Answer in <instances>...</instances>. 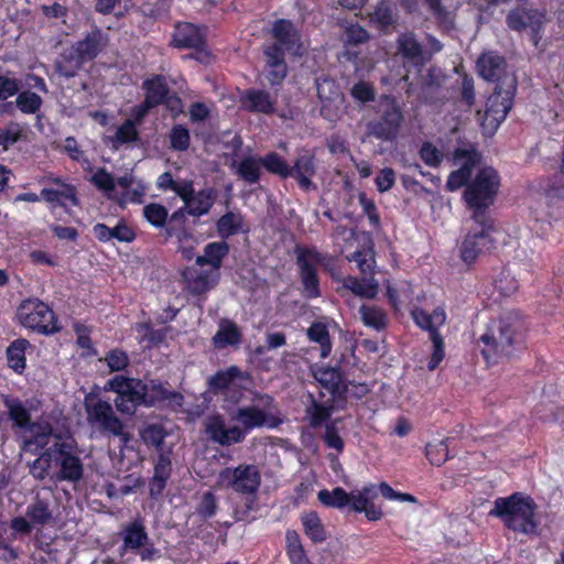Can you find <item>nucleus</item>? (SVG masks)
<instances>
[{
    "instance_id": "nucleus-17",
    "label": "nucleus",
    "mask_w": 564,
    "mask_h": 564,
    "mask_svg": "<svg viewBox=\"0 0 564 564\" xmlns=\"http://www.w3.org/2000/svg\"><path fill=\"white\" fill-rule=\"evenodd\" d=\"M172 451L171 448L158 454L153 460V476L149 479V495L152 499H158L165 490L172 476Z\"/></svg>"
},
{
    "instance_id": "nucleus-64",
    "label": "nucleus",
    "mask_w": 564,
    "mask_h": 564,
    "mask_svg": "<svg viewBox=\"0 0 564 564\" xmlns=\"http://www.w3.org/2000/svg\"><path fill=\"white\" fill-rule=\"evenodd\" d=\"M22 138V129L19 123L10 122L4 129L0 128V145L3 149L17 143Z\"/></svg>"
},
{
    "instance_id": "nucleus-24",
    "label": "nucleus",
    "mask_w": 564,
    "mask_h": 564,
    "mask_svg": "<svg viewBox=\"0 0 564 564\" xmlns=\"http://www.w3.org/2000/svg\"><path fill=\"white\" fill-rule=\"evenodd\" d=\"M271 35L275 40L269 46H276L284 54L293 51L300 42V35L293 22L288 19H278L273 22Z\"/></svg>"
},
{
    "instance_id": "nucleus-42",
    "label": "nucleus",
    "mask_w": 564,
    "mask_h": 564,
    "mask_svg": "<svg viewBox=\"0 0 564 564\" xmlns=\"http://www.w3.org/2000/svg\"><path fill=\"white\" fill-rule=\"evenodd\" d=\"M359 314L364 325L377 332H382L388 326L387 313L377 305L362 304Z\"/></svg>"
},
{
    "instance_id": "nucleus-45",
    "label": "nucleus",
    "mask_w": 564,
    "mask_h": 564,
    "mask_svg": "<svg viewBox=\"0 0 564 564\" xmlns=\"http://www.w3.org/2000/svg\"><path fill=\"white\" fill-rule=\"evenodd\" d=\"M412 317L414 323L421 329L429 332V337H432L433 332H440L434 322H437L440 325L444 324L446 315L443 311L435 310L433 314H429L422 308H415L412 311Z\"/></svg>"
},
{
    "instance_id": "nucleus-2",
    "label": "nucleus",
    "mask_w": 564,
    "mask_h": 564,
    "mask_svg": "<svg viewBox=\"0 0 564 564\" xmlns=\"http://www.w3.org/2000/svg\"><path fill=\"white\" fill-rule=\"evenodd\" d=\"M230 417L240 425L227 427L224 416L218 413L206 420L205 433L213 443L229 447L242 443L248 433L256 429L276 425L267 410L254 404L237 408L234 413H230Z\"/></svg>"
},
{
    "instance_id": "nucleus-46",
    "label": "nucleus",
    "mask_w": 564,
    "mask_h": 564,
    "mask_svg": "<svg viewBox=\"0 0 564 564\" xmlns=\"http://www.w3.org/2000/svg\"><path fill=\"white\" fill-rule=\"evenodd\" d=\"M317 498L327 508L344 509L348 506L349 500H351V495L341 487H335L333 490H319Z\"/></svg>"
},
{
    "instance_id": "nucleus-39",
    "label": "nucleus",
    "mask_w": 564,
    "mask_h": 564,
    "mask_svg": "<svg viewBox=\"0 0 564 564\" xmlns=\"http://www.w3.org/2000/svg\"><path fill=\"white\" fill-rule=\"evenodd\" d=\"M306 336L311 343L318 344L321 358L325 359L330 355L333 343L327 324L319 321L313 322L306 329Z\"/></svg>"
},
{
    "instance_id": "nucleus-49",
    "label": "nucleus",
    "mask_w": 564,
    "mask_h": 564,
    "mask_svg": "<svg viewBox=\"0 0 564 564\" xmlns=\"http://www.w3.org/2000/svg\"><path fill=\"white\" fill-rule=\"evenodd\" d=\"M42 105V97L31 90L18 93L15 98L17 108L24 115H35L40 111Z\"/></svg>"
},
{
    "instance_id": "nucleus-13",
    "label": "nucleus",
    "mask_w": 564,
    "mask_h": 564,
    "mask_svg": "<svg viewBox=\"0 0 564 564\" xmlns=\"http://www.w3.org/2000/svg\"><path fill=\"white\" fill-rule=\"evenodd\" d=\"M220 484L242 496H256L261 486V473L254 464L226 467L219 473Z\"/></svg>"
},
{
    "instance_id": "nucleus-50",
    "label": "nucleus",
    "mask_w": 564,
    "mask_h": 564,
    "mask_svg": "<svg viewBox=\"0 0 564 564\" xmlns=\"http://www.w3.org/2000/svg\"><path fill=\"white\" fill-rule=\"evenodd\" d=\"M217 231L224 239L238 234L242 227V218L232 212L224 214L216 223Z\"/></svg>"
},
{
    "instance_id": "nucleus-15",
    "label": "nucleus",
    "mask_w": 564,
    "mask_h": 564,
    "mask_svg": "<svg viewBox=\"0 0 564 564\" xmlns=\"http://www.w3.org/2000/svg\"><path fill=\"white\" fill-rule=\"evenodd\" d=\"M50 182L57 185L58 188L44 187L41 191L42 199L48 205L62 207L69 213L70 207L79 206L77 187L70 183H66L61 177H51Z\"/></svg>"
},
{
    "instance_id": "nucleus-48",
    "label": "nucleus",
    "mask_w": 564,
    "mask_h": 564,
    "mask_svg": "<svg viewBox=\"0 0 564 564\" xmlns=\"http://www.w3.org/2000/svg\"><path fill=\"white\" fill-rule=\"evenodd\" d=\"M260 167L261 164L259 163V159L248 155L239 162L237 174L245 182L256 184L261 177Z\"/></svg>"
},
{
    "instance_id": "nucleus-53",
    "label": "nucleus",
    "mask_w": 564,
    "mask_h": 564,
    "mask_svg": "<svg viewBox=\"0 0 564 564\" xmlns=\"http://www.w3.org/2000/svg\"><path fill=\"white\" fill-rule=\"evenodd\" d=\"M170 148L184 152L191 145L189 130L184 124H174L169 133Z\"/></svg>"
},
{
    "instance_id": "nucleus-4",
    "label": "nucleus",
    "mask_w": 564,
    "mask_h": 564,
    "mask_svg": "<svg viewBox=\"0 0 564 564\" xmlns=\"http://www.w3.org/2000/svg\"><path fill=\"white\" fill-rule=\"evenodd\" d=\"M536 509L538 505L531 496L517 491L508 497H498L489 516L500 519L510 531L532 535L539 525Z\"/></svg>"
},
{
    "instance_id": "nucleus-26",
    "label": "nucleus",
    "mask_w": 564,
    "mask_h": 564,
    "mask_svg": "<svg viewBox=\"0 0 564 564\" xmlns=\"http://www.w3.org/2000/svg\"><path fill=\"white\" fill-rule=\"evenodd\" d=\"M122 544L120 546V555L127 551H137L149 543V535L142 520H133L123 525L120 532Z\"/></svg>"
},
{
    "instance_id": "nucleus-18",
    "label": "nucleus",
    "mask_w": 564,
    "mask_h": 564,
    "mask_svg": "<svg viewBox=\"0 0 564 564\" xmlns=\"http://www.w3.org/2000/svg\"><path fill=\"white\" fill-rule=\"evenodd\" d=\"M275 99L264 89L248 88L240 96V107L251 113L274 115Z\"/></svg>"
},
{
    "instance_id": "nucleus-38",
    "label": "nucleus",
    "mask_w": 564,
    "mask_h": 564,
    "mask_svg": "<svg viewBox=\"0 0 564 564\" xmlns=\"http://www.w3.org/2000/svg\"><path fill=\"white\" fill-rule=\"evenodd\" d=\"M217 198V191L214 187L199 189L193 196L191 203L186 204L187 214L193 217H200L208 214Z\"/></svg>"
},
{
    "instance_id": "nucleus-5",
    "label": "nucleus",
    "mask_w": 564,
    "mask_h": 564,
    "mask_svg": "<svg viewBox=\"0 0 564 564\" xmlns=\"http://www.w3.org/2000/svg\"><path fill=\"white\" fill-rule=\"evenodd\" d=\"M500 181V175L494 167L485 166L479 169L467 184L463 192V200L466 208L471 212V220L492 218L487 210L497 198Z\"/></svg>"
},
{
    "instance_id": "nucleus-35",
    "label": "nucleus",
    "mask_w": 564,
    "mask_h": 564,
    "mask_svg": "<svg viewBox=\"0 0 564 564\" xmlns=\"http://www.w3.org/2000/svg\"><path fill=\"white\" fill-rule=\"evenodd\" d=\"M169 432L163 423H144L139 430V436L148 448H154L159 453L165 452L163 449L164 440L167 437Z\"/></svg>"
},
{
    "instance_id": "nucleus-47",
    "label": "nucleus",
    "mask_w": 564,
    "mask_h": 564,
    "mask_svg": "<svg viewBox=\"0 0 564 564\" xmlns=\"http://www.w3.org/2000/svg\"><path fill=\"white\" fill-rule=\"evenodd\" d=\"M302 524L304 529V533L314 542L322 543L326 540V531L325 528L315 511L310 513H305L302 517Z\"/></svg>"
},
{
    "instance_id": "nucleus-22",
    "label": "nucleus",
    "mask_w": 564,
    "mask_h": 564,
    "mask_svg": "<svg viewBox=\"0 0 564 564\" xmlns=\"http://www.w3.org/2000/svg\"><path fill=\"white\" fill-rule=\"evenodd\" d=\"M145 382L135 379L119 397L115 399L116 409L127 415H133L145 402Z\"/></svg>"
},
{
    "instance_id": "nucleus-32",
    "label": "nucleus",
    "mask_w": 564,
    "mask_h": 564,
    "mask_svg": "<svg viewBox=\"0 0 564 564\" xmlns=\"http://www.w3.org/2000/svg\"><path fill=\"white\" fill-rule=\"evenodd\" d=\"M343 286L361 299L373 300L379 292V284L375 278L362 276L358 279L347 275L343 280Z\"/></svg>"
},
{
    "instance_id": "nucleus-40",
    "label": "nucleus",
    "mask_w": 564,
    "mask_h": 564,
    "mask_svg": "<svg viewBox=\"0 0 564 564\" xmlns=\"http://www.w3.org/2000/svg\"><path fill=\"white\" fill-rule=\"evenodd\" d=\"M242 340V334L236 323L225 319L219 324L217 333L213 337V344L221 349L228 346H237Z\"/></svg>"
},
{
    "instance_id": "nucleus-27",
    "label": "nucleus",
    "mask_w": 564,
    "mask_h": 564,
    "mask_svg": "<svg viewBox=\"0 0 564 564\" xmlns=\"http://www.w3.org/2000/svg\"><path fill=\"white\" fill-rule=\"evenodd\" d=\"M108 36L98 28L89 32L83 40L77 41L73 48L86 62L95 59L107 46Z\"/></svg>"
},
{
    "instance_id": "nucleus-19",
    "label": "nucleus",
    "mask_w": 564,
    "mask_h": 564,
    "mask_svg": "<svg viewBox=\"0 0 564 564\" xmlns=\"http://www.w3.org/2000/svg\"><path fill=\"white\" fill-rule=\"evenodd\" d=\"M545 15L538 9L516 8L509 11L506 23L512 31L521 32L527 28L536 34L542 29Z\"/></svg>"
},
{
    "instance_id": "nucleus-41",
    "label": "nucleus",
    "mask_w": 564,
    "mask_h": 564,
    "mask_svg": "<svg viewBox=\"0 0 564 564\" xmlns=\"http://www.w3.org/2000/svg\"><path fill=\"white\" fill-rule=\"evenodd\" d=\"M30 345L31 344L28 339L18 338L7 348L8 367L18 375H22L26 368L25 351Z\"/></svg>"
},
{
    "instance_id": "nucleus-57",
    "label": "nucleus",
    "mask_w": 564,
    "mask_h": 564,
    "mask_svg": "<svg viewBox=\"0 0 564 564\" xmlns=\"http://www.w3.org/2000/svg\"><path fill=\"white\" fill-rule=\"evenodd\" d=\"M345 37V55H348V59H351L348 46L366 43L369 40V33L360 24L355 23L346 28Z\"/></svg>"
},
{
    "instance_id": "nucleus-28",
    "label": "nucleus",
    "mask_w": 564,
    "mask_h": 564,
    "mask_svg": "<svg viewBox=\"0 0 564 564\" xmlns=\"http://www.w3.org/2000/svg\"><path fill=\"white\" fill-rule=\"evenodd\" d=\"M397 52L406 62L414 66L424 64L423 46L413 32H403L397 37Z\"/></svg>"
},
{
    "instance_id": "nucleus-55",
    "label": "nucleus",
    "mask_w": 564,
    "mask_h": 564,
    "mask_svg": "<svg viewBox=\"0 0 564 564\" xmlns=\"http://www.w3.org/2000/svg\"><path fill=\"white\" fill-rule=\"evenodd\" d=\"M349 495H351V500H349V503L347 507L356 513H361L362 510L366 509L367 499L375 498L377 496L376 486L375 485L364 486L357 492L352 491V492H349Z\"/></svg>"
},
{
    "instance_id": "nucleus-43",
    "label": "nucleus",
    "mask_w": 564,
    "mask_h": 564,
    "mask_svg": "<svg viewBox=\"0 0 564 564\" xmlns=\"http://www.w3.org/2000/svg\"><path fill=\"white\" fill-rule=\"evenodd\" d=\"M84 63L86 61L72 46L61 55V59L56 62L55 66L61 76L72 78L76 76Z\"/></svg>"
},
{
    "instance_id": "nucleus-36",
    "label": "nucleus",
    "mask_w": 564,
    "mask_h": 564,
    "mask_svg": "<svg viewBox=\"0 0 564 564\" xmlns=\"http://www.w3.org/2000/svg\"><path fill=\"white\" fill-rule=\"evenodd\" d=\"M230 250L229 245L223 241H213L204 247V254L196 258V264L199 267L210 265L213 269L218 270L221 267L223 260L228 256Z\"/></svg>"
},
{
    "instance_id": "nucleus-1",
    "label": "nucleus",
    "mask_w": 564,
    "mask_h": 564,
    "mask_svg": "<svg viewBox=\"0 0 564 564\" xmlns=\"http://www.w3.org/2000/svg\"><path fill=\"white\" fill-rule=\"evenodd\" d=\"M525 336L521 318L507 313L491 319L476 346L488 367L516 357L524 348Z\"/></svg>"
},
{
    "instance_id": "nucleus-14",
    "label": "nucleus",
    "mask_w": 564,
    "mask_h": 564,
    "mask_svg": "<svg viewBox=\"0 0 564 564\" xmlns=\"http://www.w3.org/2000/svg\"><path fill=\"white\" fill-rule=\"evenodd\" d=\"M171 45L182 50H194L199 62L209 57L206 51V29L191 22H177L172 33Z\"/></svg>"
},
{
    "instance_id": "nucleus-34",
    "label": "nucleus",
    "mask_w": 564,
    "mask_h": 564,
    "mask_svg": "<svg viewBox=\"0 0 564 564\" xmlns=\"http://www.w3.org/2000/svg\"><path fill=\"white\" fill-rule=\"evenodd\" d=\"M2 401L3 405L8 410V417L12 421L14 427L26 430L35 423L31 420L30 411L24 406L20 399L3 395Z\"/></svg>"
},
{
    "instance_id": "nucleus-29",
    "label": "nucleus",
    "mask_w": 564,
    "mask_h": 564,
    "mask_svg": "<svg viewBox=\"0 0 564 564\" xmlns=\"http://www.w3.org/2000/svg\"><path fill=\"white\" fill-rule=\"evenodd\" d=\"M370 20L380 32L388 33L399 20L395 4L389 0L379 1L370 14Z\"/></svg>"
},
{
    "instance_id": "nucleus-33",
    "label": "nucleus",
    "mask_w": 564,
    "mask_h": 564,
    "mask_svg": "<svg viewBox=\"0 0 564 564\" xmlns=\"http://www.w3.org/2000/svg\"><path fill=\"white\" fill-rule=\"evenodd\" d=\"M140 141V132L132 119H126L116 130L115 134L107 138V144L115 151L123 145Z\"/></svg>"
},
{
    "instance_id": "nucleus-37",
    "label": "nucleus",
    "mask_w": 564,
    "mask_h": 564,
    "mask_svg": "<svg viewBox=\"0 0 564 564\" xmlns=\"http://www.w3.org/2000/svg\"><path fill=\"white\" fill-rule=\"evenodd\" d=\"M145 402L144 406H155L165 401H182L183 395L180 392L169 390L162 382L151 380L150 384L145 383Z\"/></svg>"
},
{
    "instance_id": "nucleus-63",
    "label": "nucleus",
    "mask_w": 564,
    "mask_h": 564,
    "mask_svg": "<svg viewBox=\"0 0 564 564\" xmlns=\"http://www.w3.org/2000/svg\"><path fill=\"white\" fill-rule=\"evenodd\" d=\"M350 94L354 99L362 104L371 102L376 99L375 87L370 83L364 80L356 83L352 86Z\"/></svg>"
},
{
    "instance_id": "nucleus-59",
    "label": "nucleus",
    "mask_w": 564,
    "mask_h": 564,
    "mask_svg": "<svg viewBox=\"0 0 564 564\" xmlns=\"http://www.w3.org/2000/svg\"><path fill=\"white\" fill-rule=\"evenodd\" d=\"M430 340L432 341L433 345V351L427 361V369L430 371H434L435 369L438 368V366L441 365L445 357V344L444 338L440 332H433L432 337H430Z\"/></svg>"
},
{
    "instance_id": "nucleus-7",
    "label": "nucleus",
    "mask_w": 564,
    "mask_h": 564,
    "mask_svg": "<svg viewBox=\"0 0 564 564\" xmlns=\"http://www.w3.org/2000/svg\"><path fill=\"white\" fill-rule=\"evenodd\" d=\"M84 405L88 423L100 433L119 437L122 446H127L132 440L131 433L126 430L108 401L87 395Z\"/></svg>"
},
{
    "instance_id": "nucleus-60",
    "label": "nucleus",
    "mask_w": 564,
    "mask_h": 564,
    "mask_svg": "<svg viewBox=\"0 0 564 564\" xmlns=\"http://www.w3.org/2000/svg\"><path fill=\"white\" fill-rule=\"evenodd\" d=\"M471 173L467 171L466 166H459V169L452 171L447 177L445 187L448 192H456L463 186H467L470 183Z\"/></svg>"
},
{
    "instance_id": "nucleus-61",
    "label": "nucleus",
    "mask_w": 564,
    "mask_h": 564,
    "mask_svg": "<svg viewBox=\"0 0 564 564\" xmlns=\"http://www.w3.org/2000/svg\"><path fill=\"white\" fill-rule=\"evenodd\" d=\"M311 426L316 429L327 422L332 415V408L325 406L322 403L313 401V404L307 410Z\"/></svg>"
},
{
    "instance_id": "nucleus-21",
    "label": "nucleus",
    "mask_w": 564,
    "mask_h": 564,
    "mask_svg": "<svg viewBox=\"0 0 564 564\" xmlns=\"http://www.w3.org/2000/svg\"><path fill=\"white\" fill-rule=\"evenodd\" d=\"M265 56V77L271 87L281 86L288 75L285 54L276 46H267L263 50Z\"/></svg>"
},
{
    "instance_id": "nucleus-44",
    "label": "nucleus",
    "mask_w": 564,
    "mask_h": 564,
    "mask_svg": "<svg viewBox=\"0 0 564 564\" xmlns=\"http://www.w3.org/2000/svg\"><path fill=\"white\" fill-rule=\"evenodd\" d=\"M349 262H356L362 276L375 278V250L372 247L356 250L346 257Z\"/></svg>"
},
{
    "instance_id": "nucleus-20",
    "label": "nucleus",
    "mask_w": 564,
    "mask_h": 564,
    "mask_svg": "<svg viewBox=\"0 0 564 564\" xmlns=\"http://www.w3.org/2000/svg\"><path fill=\"white\" fill-rule=\"evenodd\" d=\"M25 431L30 432V435L22 438L21 449L23 452L40 456L50 447L53 429L48 423L35 422Z\"/></svg>"
},
{
    "instance_id": "nucleus-54",
    "label": "nucleus",
    "mask_w": 564,
    "mask_h": 564,
    "mask_svg": "<svg viewBox=\"0 0 564 564\" xmlns=\"http://www.w3.org/2000/svg\"><path fill=\"white\" fill-rule=\"evenodd\" d=\"M187 208L183 206L172 213L167 218L165 227L166 238L178 237L185 231Z\"/></svg>"
},
{
    "instance_id": "nucleus-10",
    "label": "nucleus",
    "mask_w": 564,
    "mask_h": 564,
    "mask_svg": "<svg viewBox=\"0 0 564 564\" xmlns=\"http://www.w3.org/2000/svg\"><path fill=\"white\" fill-rule=\"evenodd\" d=\"M17 316L23 327L41 335H54L62 329L54 311L39 299L22 301L17 310Z\"/></svg>"
},
{
    "instance_id": "nucleus-25",
    "label": "nucleus",
    "mask_w": 564,
    "mask_h": 564,
    "mask_svg": "<svg viewBox=\"0 0 564 564\" xmlns=\"http://www.w3.org/2000/svg\"><path fill=\"white\" fill-rule=\"evenodd\" d=\"M315 379L328 390L334 399H346L348 386L343 371L338 368L324 367L315 372Z\"/></svg>"
},
{
    "instance_id": "nucleus-6",
    "label": "nucleus",
    "mask_w": 564,
    "mask_h": 564,
    "mask_svg": "<svg viewBox=\"0 0 564 564\" xmlns=\"http://www.w3.org/2000/svg\"><path fill=\"white\" fill-rule=\"evenodd\" d=\"M259 163L268 173L279 176L281 180L295 178L299 187L305 192L316 188V185L312 182V177L316 173L313 154L299 155L294 164L289 165L278 152L271 151L260 156Z\"/></svg>"
},
{
    "instance_id": "nucleus-23",
    "label": "nucleus",
    "mask_w": 564,
    "mask_h": 564,
    "mask_svg": "<svg viewBox=\"0 0 564 564\" xmlns=\"http://www.w3.org/2000/svg\"><path fill=\"white\" fill-rule=\"evenodd\" d=\"M247 377L238 366H229L224 370L216 371L207 380L209 392L213 394H223L228 399L229 392L235 387L236 380H245Z\"/></svg>"
},
{
    "instance_id": "nucleus-16",
    "label": "nucleus",
    "mask_w": 564,
    "mask_h": 564,
    "mask_svg": "<svg viewBox=\"0 0 564 564\" xmlns=\"http://www.w3.org/2000/svg\"><path fill=\"white\" fill-rule=\"evenodd\" d=\"M476 65L478 75L486 82L505 87L507 78H516L507 73L506 58L497 52L489 51L480 54Z\"/></svg>"
},
{
    "instance_id": "nucleus-31",
    "label": "nucleus",
    "mask_w": 564,
    "mask_h": 564,
    "mask_svg": "<svg viewBox=\"0 0 564 564\" xmlns=\"http://www.w3.org/2000/svg\"><path fill=\"white\" fill-rule=\"evenodd\" d=\"M25 516L34 527L43 528L54 523V514L50 501L39 496L28 505Z\"/></svg>"
},
{
    "instance_id": "nucleus-56",
    "label": "nucleus",
    "mask_w": 564,
    "mask_h": 564,
    "mask_svg": "<svg viewBox=\"0 0 564 564\" xmlns=\"http://www.w3.org/2000/svg\"><path fill=\"white\" fill-rule=\"evenodd\" d=\"M218 511V500L216 495L208 490L205 491L199 502L196 506V513L204 520L210 519L216 516Z\"/></svg>"
},
{
    "instance_id": "nucleus-30",
    "label": "nucleus",
    "mask_w": 564,
    "mask_h": 564,
    "mask_svg": "<svg viewBox=\"0 0 564 564\" xmlns=\"http://www.w3.org/2000/svg\"><path fill=\"white\" fill-rule=\"evenodd\" d=\"M144 99L154 106H161L166 99L170 87L167 79L162 74H154L142 82Z\"/></svg>"
},
{
    "instance_id": "nucleus-58",
    "label": "nucleus",
    "mask_w": 564,
    "mask_h": 564,
    "mask_svg": "<svg viewBox=\"0 0 564 564\" xmlns=\"http://www.w3.org/2000/svg\"><path fill=\"white\" fill-rule=\"evenodd\" d=\"M430 340L432 341L433 345V351L427 361V369L430 371H434L435 369L438 368V366L441 365L445 357V344L444 338L440 332H433L432 337H430Z\"/></svg>"
},
{
    "instance_id": "nucleus-12",
    "label": "nucleus",
    "mask_w": 564,
    "mask_h": 564,
    "mask_svg": "<svg viewBox=\"0 0 564 564\" xmlns=\"http://www.w3.org/2000/svg\"><path fill=\"white\" fill-rule=\"evenodd\" d=\"M383 109L377 120L368 122V133L381 141L397 139L404 120L402 109L397 99L391 95H382Z\"/></svg>"
},
{
    "instance_id": "nucleus-62",
    "label": "nucleus",
    "mask_w": 564,
    "mask_h": 564,
    "mask_svg": "<svg viewBox=\"0 0 564 564\" xmlns=\"http://www.w3.org/2000/svg\"><path fill=\"white\" fill-rule=\"evenodd\" d=\"M421 160L431 167H437L443 161V153L432 143L424 142L419 151Z\"/></svg>"
},
{
    "instance_id": "nucleus-9",
    "label": "nucleus",
    "mask_w": 564,
    "mask_h": 564,
    "mask_svg": "<svg viewBox=\"0 0 564 564\" xmlns=\"http://www.w3.org/2000/svg\"><path fill=\"white\" fill-rule=\"evenodd\" d=\"M506 86L496 85L488 97L480 124L486 133L494 134L513 106L517 79L507 78Z\"/></svg>"
},
{
    "instance_id": "nucleus-52",
    "label": "nucleus",
    "mask_w": 564,
    "mask_h": 564,
    "mask_svg": "<svg viewBox=\"0 0 564 564\" xmlns=\"http://www.w3.org/2000/svg\"><path fill=\"white\" fill-rule=\"evenodd\" d=\"M448 438L437 443H427L425 446V457L434 466H442L449 459Z\"/></svg>"
},
{
    "instance_id": "nucleus-11",
    "label": "nucleus",
    "mask_w": 564,
    "mask_h": 564,
    "mask_svg": "<svg viewBox=\"0 0 564 564\" xmlns=\"http://www.w3.org/2000/svg\"><path fill=\"white\" fill-rule=\"evenodd\" d=\"M299 278L303 286L302 294L305 299L312 300L321 296L319 278L317 265L325 261V256L315 247L296 245L294 248Z\"/></svg>"
},
{
    "instance_id": "nucleus-8",
    "label": "nucleus",
    "mask_w": 564,
    "mask_h": 564,
    "mask_svg": "<svg viewBox=\"0 0 564 564\" xmlns=\"http://www.w3.org/2000/svg\"><path fill=\"white\" fill-rule=\"evenodd\" d=\"M473 221L478 226V228L469 230L459 247L460 259L467 265L474 264L481 254L491 252L496 249V239L494 235L499 232L495 218Z\"/></svg>"
},
{
    "instance_id": "nucleus-51",
    "label": "nucleus",
    "mask_w": 564,
    "mask_h": 564,
    "mask_svg": "<svg viewBox=\"0 0 564 564\" xmlns=\"http://www.w3.org/2000/svg\"><path fill=\"white\" fill-rule=\"evenodd\" d=\"M144 219L155 228L166 227L169 210L165 206L159 203H149L143 207Z\"/></svg>"
},
{
    "instance_id": "nucleus-3",
    "label": "nucleus",
    "mask_w": 564,
    "mask_h": 564,
    "mask_svg": "<svg viewBox=\"0 0 564 564\" xmlns=\"http://www.w3.org/2000/svg\"><path fill=\"white\" fill-rule=\"evenodd\" d=\"M58 469L54 474L57 481L78 482L84 476V465L76 455L74 446L67 442H54L34 460L28 463L29 474L37 481L50 476L51 468Z\"/></svg>"
}]
</instances>
